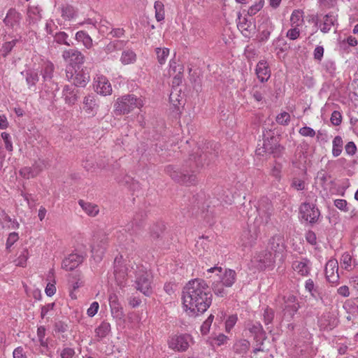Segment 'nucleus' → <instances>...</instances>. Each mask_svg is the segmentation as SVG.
I'll use <instances>...</instances> for the list:
<instances>
[{
    "instance_id": "nucleus-47",
    "label": "nucleus",
    "mask_w": 358,
    "mask_h": 358,
    "mask_svg": "<svg viewBox=\"0 0 358 358\" xmlns=\"http://www.w3.org/2000/svg\"><path fill=\"white\" fill-rule=\"evenodd\" d=\"M29 258V251L27 248L23 249L19 257L15 260V264L17 266L24 267Z\"/></svg>"
},
{
    "instance_id": "nucleus-38",
    "label": "nucleus",
    "mask_w": 358,
    "mask_h": 358,
    "mask_svg": "<svg viewBox=\"0 0 358 358\" xmlns=\"http://www.w3.org/2000/svg\"><path fill=\"white\" fill-rule=\"evenodd\" d=\"M136 59V53L131 50H124L122 53L120 61L124 64H129L134 63Z\"/></svg>"
},
{
    "instance_id": "nucleus-35",
    "label": "nucleus",
    "mask_w": 358,
    "mask_h": 358,
    "mask_svg": "<svg viewBox=\"0 0 358 358\" xmlns=\"http://www.w3.org/2000/svg\"><path fill=\"white\" fill-rule=\"evenodd\" d=\"M76 39L78 42L83 43L87 49L92 47L93 43L92 38L84 31H79L76 34Z\"/></svg>"
},
{
    "instance_id": "nucleus-19",
    "label": "nucleus",
    "mask_w": 358,
    "mask_h": 358,
    "mask_svg": "<svg viewBox=\"0 0 358 358\" xmlns=\"http://www.w3.org/2000/svg\"><path fill=\"white\" fill-rule=\"evenodd\" d=\"M85 257L77 253L70 254L62 264V268L66 271H72L78 267L84 260Z\"/></svg>"
},
{
    "instance_id": "nucleus-31",
    "label": "nucleus",
    "mask_w": 358,
    "mask_h": 358,
    "mask_svg": "<svg viewBox=\"0 0 358 358\" xmlns=\"http://www.w3.org/2000/svg\"><path fill=\"white\" fill-rule=\"evenodd\" d=\"M61 16L65 20H71L76 16L77 11L75 8L69 4H64L60 7Z\"/></svg>"
},
{
    "instance_id": "nucleus-7",
    "label": "nucleus",
    "mask_w": 358,
    "mask_h": 358,
    "mask_svg": "<svg viewBox=\"0 0 358 358\" xmlns=\"http://www.w3.org/2000/svg\"><path fill=\"white\" fill-rule=\"evenodd\" d=\"M267 251L273 255L274 258H282L286 251V245L283 236L275 234L272 236L268 242Z\"/></svg>"
},
{
    "instance_id": "nucleus-50",
    "label": "nucleus",
    "mask_w": 358,
    "mask_h": 358,
    "mask_svg": "<svg viewBox=\"0 0 358 358\" xmlns=\"http://www.w3.org/2000/svg\"><path fill=\"white\" fill-rule=\"evenodd\" d=\"M275 120L279 124L288 125L290 122V115L287 112H282L277 115Z\"/></svg>"
},
{
    "instance_id": "nucleus-54",
    "label": "nucleus",
    "mask_w": 358,
    "mask_h": 358,
    "mask_svg": "<svg viewBox=\"0 0 358 358\" xmlns=\"http://www.w3.org/2000/svg\"><path fill=\"white\" fill-rule=\"evenodd\" d=\"M300 30L297 27H292L290 29H289L287 32V37L290 40H296L299 37Z\"/></svg>"
},
{
    "instance_id": "nucleus-49",
    "label": "nucleus",
    "mask_w": 358,
    "mask_h": 358,
    "mask_svg": "<svg viewBox=\"0 0 358 358\" xmlns=\"http://www.w3.org/2000/svg\"><path fill=\"white\" fill-rule=\"evenodd\" d=\"M213 318H214V316L213 315H210L203 322L202 325L201 326V332L203 335H206L209 332L210 326L213 321Z\"/></svg>"
},
{
    "instance_id": "nucleus-64",
    "label": "nucleus",
    "mask_w": 358,
    "mask_h": 358,
    "mask_svg": "<svg viewBox=\"0 0 358 358\" xmlns=\"http://www.w3.org/2000/svg\"><path fill=\"white\" fill-rule=\"evenodd\" d=\"M13 358H27L24 349L22 347L15 348L13 352Z\"/></svg>"
},
{
    "instance_id": "nucleus-30",
    "label": "nucleus",
    "mask_w": 358,
    "mask_h": 358,
    "mask_svg": "<svg viewBox=\"0 0 358 358\" xmlns=\"http://www.w3.org/2000/svg\"><path fill=\"white\" fill-rule=\"evenodd\" d=\"M78 204L89 216L95 217L99 212V206L96 204L86 202L83 200H79Z\"/></svg>"
},
{
    "instance_id": "nucleus-34",
    "label": "nucleus",
    "mask_w": 358,
    "mask_h": 358,
    "mask_svg": "<svg viewBox=\"0 0 358 358\" xmlns=\"http://www.w3.org/2000/svg\"><path fill=\"white\" fill-rule=\"evenodd\" d=\"M54 69V64L51 62L47 61L43 63L41 69V75L45 80H50L52 79Z\"/></svg>"
},
{
    "instance_id": "nucleus-48",
    "label": "nucleus",
    "mask_w": 358,
    "mask_h": 358,
    "mask_svg": "<svg viewBox=\"0 0 358 358\" xmlns=\"http://www.w3.org/2000/svg\"><path fill=\"white\" fill-rule=\"evenodd\" d=\"M256 240V236L250 234V231H244L242 234L241 241L245 247L252 246Z\"/></svg>"
},
{
    "instance_id": "nucleus-27",
    "label": "nucleus",
    "mask_w": 358,
    "mask_h": 358,
    "mask_svg": "<svg viewBox=\"0 0 358 358\" xmlns=\"http://www.w3.org/2000/svg\"><path fill=\"white\" fill-rule=\"evenodd\" d=\"M108 299L112 315L115 317L121 318L124 313L117 296L115 294H111Z\"/></svg>"
},
{
    "instance_id": "nucleus-10",
    "label": "nucleus",
    "mask_w": 358,
    "mask_h": 358,
    "mask_svg": "<svg viewBox=\"0 0 358 358\" xmlns=\"http://www.w3.org/2000/svg\"><path fill=\"white\" fill-rule=\"evenodd\" d=\"M283 147L278 144L275 137L268 138L264 141L263 146L256 150L257 155L262 152L273 155L274 157H279L282 154Z\"/></svg>"
},
{
    "instance_id": "nucleus-41",
    "label": "nucleus",
    "mask_w": 358,
    "mask_h": 358,
    "mask_svg": "<svg viewBox=\"0 0 358 358\" xmlns=\"http://www.w3.org/2000/svg\"><path fill=\"white\" fill-rule=\"evenodd\" d=\"M53 36V42L57 43L59 45H66L67 46H70L71 44L68 41L69 36L64 31H58L52 35Z\"/></svg>"
},
{
    "instance_id": "nucleus-52",
    "label": "nucleus",
    "mask_w": 358,
    "mask_h": 358,
    "mask_svg": "<svg viewBox=\"0 0 358 358\" xmlns=\"http://www.w3.org/2000/svg\"><path fill=\"white\" fill-rule=\"evenodd\" d=\"M301 136L304 137H314L316 135L315 131L310 127H303L299 130Z\"/></svg>"
},
{
    "instance_id": "nucleus-59",
    "label": "nucleus",
    "mask_w": 358,
    "mask_h": 358,
    "mask_svg": "<svg viewBox=\"0 0 358 358\" xmlns=\"http://www.w3.org/2000/svg\"><path fill=\"white\" fill-rule=\"evenodd\" d=\"M55 306V303H48L45 306H43L41 307V317L43 319L45 316L49 315V313L53 310Z\"/></svg>"
},
{
    "instance_id": "nucleus-1",
    "label": "nucleus",
    "mask_w": 358,
    "mask_h": 358,
    "mask_svg": "<svg viewBox=\"0 0 358 358\" xmlns=\"http://www.w3.org/2000/svg\"><path fill=\"white\" fill-rule=\"evenodd\" d=\"M212 299L210 289L203 279H192L183 288V306L192 315L206 312L210 306Z\"/></svg>"
},
{
    "instance_id": "nucleus-46",
    "label": "nucleus",
    "mask_w": 358,
    "mask_h": 358,
    "mask_svg": "<svg viewBox=\"0 0 358 358\" xmlns=\"http://www.w3.org/2000/svg\"><path fill=\"white\" fill-rule=\"evenodd\" d=\"M157 58L159 63L162 65L166 62V60L169 55V48H157L156 49Z\"/></svg>"
},
{
    "instance_id": "nucleus-22",
    "label": "nucleus",
    "mask_w": 358,
    "mask_h": 358,
    "mask_svg": "<svg viewBox=\"0 0 358 358\" xmlns=\"http://www.w3.org/2000/svg\"><path fill=\"white\" fill-rule=\"evenodd\" d=\"M255 73L261 83L266 82L271 77V70L266 60H260L256 66Z\"/></svg>"
},
{
    "instance_id": "nucleus-43",
    "label": "nucleus",
    "mask_w": 358,
    "mask_h": 358,
    "mask_svg": "<svg viewBox=\"0 0 358 358\" xmlns=\"http://www.w3.org/2000/svg\"><path fill=\"white\" fill-rule=\"evenodd\" d=\"M263 321L265 325H268L273 322L275 317V311L273 308L266 306L262 313Z\"/></svg>"
},
{
    "instance_id": "nucleus-40",
    "label": "nucleus",
    "mask_w": 358,
    "mask_h": 358,
    "mask_svg": "<svg viewBox=\"0 0 358 358\" xmlns=\"http://www.w3.org/2000/svg\"><path fill=\"white\" fill-rule=\"evenodd\" d=\"M24 76L27 84L29 88L34 86L39 79L38 73L31 70L27 71Z\"/></svg>"
},
{
    "instance_id": "nucleus-14",
    "label": "nucleus",
    "mask_w": 358,
    "mask_h": 358,
    "mask_svg": "<svg viewBox=\"0 0 358 358\" xmlns=\"http://www.w3.org/2000/svg\"><path fill=\"white\" fill-rule=\"evenodd\" d=\"M190 336L188 334H182L173 336L169 342L170 348L177 351H186L189 345V341Z\"/></svg>"
},
{
    "instance_id": "nucleus-55",
    "label": "nucleus",
    "mask_w": 358,
    "mask_h": 358,
    "mask_svg": "<svg viewBox=\"0 0 358 358\" xmlns=\"http://www.w3.org/2000/svg\"><path fill=\"white\" fill-rule=\"evenodd\" d=\"M1 138H3L4 143H5V148L8 151L13 150V144L11 141L10 136L8 133L3 132L1 133Z\"/></svg>"
},
{
    "instance_id": "nucleus-17",
    "label": "nucleus",
    "mask_w": 358,
    "mask_h": 358,
    "mask_svg": "<svg viewBox=\"0 0 358 358\" xmlns=\"http://www.w3.org/2000/svg\"><path fill=\"white\" fill-rule=\"evenodd\" d=\"M79 91L73 85H66L62 90V99L68 106H73L78 100Z\"/></svg>"
},
{
    "instance_id": "nucleus-39",
    "label": "nucleus",
    "mask_w": 358,
    "mask_h": 358,
    "mask_svg": "<svg viewBox=\"0 0 358 358\" xmlns=\"http://www.w3.org/2000/svg\"><path fill=\"white\" fill-rule=\"evenodd\" d=\"M110 331V324L103 321L100 325L95 329L96 336L99 338H105Z\"/></svg>"
},
{
    "instance_id": "nucleus-12",
    "label": "nucleus",
    "mask_w": 358,
    "mask_h": 358,
    "mask_svg": "<svg viewBox=\"0 0 358 358\" xmlns=\"http://www.w3.org/2000/svg\"><path fill=\"white\" fill-rule=\"evenodd\" d=\"M22 16L15 8H10L3 19V23L6 27L14 31H17L20 28Z\"/></svg>"
},
{
    "instance_id": "nucleus-58",
    "label": "nucleus",
    "mask_w": 358,
    "mask_h": 358,
    "mask_svg": "<svg viewBox=\"0 0 358 358\" xmlns=\"http://www.w3.org/2000/svg\"><path fill=\"white\" fill-rule=\"evenodd\" d=\"M18 239L19 236L17 233L12 232L9 234L6 243V249H9Z\"/></svg>"
},
{
    "instance_id": "nucleus-57",
    "label": "nucleus",
    "mask_w": 358,
    "mask_h": 358,
    "mask_svg": "<svg viewBox=\"0 0 358 358\" xmlns=\"http://www.w3.org/2000/svg\"><path fill=\"white\" fill-rule=\"evenodd\" d=\"M331 122L335 126H338L342 121V115L340 112L334 110L331 115Z\"/></svg>"
},
{
    "instance_id": "nucleus-25",
    "label": "nucleus",
    "mask_w": 358,
    "mask_h": 358,
    "mask_svg": "<svg viewBox=\"0 0 358 358\" xmlns=\"http://www.w3.org/2000/svg\"><path fill=\"white\" fill-rule=\"evenodd\" d=\"M248 329L254 335L255 339L257 342H259L260 345L263 344V341L266 339V333L263 329L262 324L259 322L249 323L248 324Z\"/></svg>"
},
{
    "instance_id": "nucleus-6",
    "label": "nucleus",
    "mask_w": 358,
    "mask_h": 358,
    "mask_svg": "<svg viewBox=\"0 0 358 358\" xmlns=\"http://www.w3.org/2000/svg\"><path fill=\"white\" fill-rule=\"evenodd\" d=\"M66 79L72 82L74 87H85L90 80L88 73L83 69L76 70L73 66H69L66 69Z\"/></svg>"
},
{
    "instance_id": "nucleus-29",
    "label": "nucleus",
    "mask_w": 358,
    "mask_h": 358,
    "mask_svg": "<svg viewBox=\"0 0 358 358\" xmlns=\"http://www.w3.org/2000/svg\"><path fill=\"white\" fill-rule=\"evenodd\" d=\"M319 324L324 329H332L337 325V322L330 313H326L320 319Z\"/></svg>"
},
{
    "instance_id": "nucleus-26",
    "label": "nucleus",
    "mask_w": 358,
    "mask_h": 358,
    "mask_svg": "<svg viewBox=\"0 0 358 358\" xmlns=\"http://www.w3.org/2000/svg\"><path fill=\"white\" fill-rule=\"evenodd\" d=\"M43 171V166L39 163H36L31 167L25 166L20 169V174L26 179L33 178L37 176Z\"/></svg>"
},
{
    "instance_id": "nucleus-21",
    "label": "nucleus",
    "mask_w": 358,
    "mask_h": 358,
    "mask_svg": "<svg viewBox=\"0 0 358 358\" xmlns=\"http://www.w3.org/2000/svg\"><path fill=\"white\" fill-rule=\"evenodd\" d=\"M183 73V66L180 64H177L174 60H171L169 62V74L173 76V85L178 86L182 83Z\"/></svg>"
},
{
    "instance_id": "nucleus-16",
    "label": "nucleus",
    "mask_w": 358,
    "mask_h": 358,
    "mask_svg": "<svg viewBox=\"0 0 358 358\" xmlns=\"http://www.w3.org/2000/svg\"><path fill=\"white\" fill-rule=\"evenodd\" d=\"M94 87L97 94L103 96L110 95L112 93V87L108 80L103 76H97L94 78Z\"/></svg>"
},
{
    "instance_id": "nucleus-33",
    "label": "nucleus",
    "mask_w": 358,
    "mask_h": 358,
    "mask_svg": "<svg viewBox=\"0 0 358 358\" xmlns=\"http://www.w3.org/2000/svg\"><path fill=\"white\" fill-rule=\"evenodd\" d=\"M145 217V215L142 213L136 214L131 223V228L128 227V229H132L134 233L138 234V231L143 227Z\"/></svg>"
},
{
    "instance_id": "nucleus-11",
    "label": "nucleus",
    "mask_w": 358,
    "mask_h": 358,
    "mask_svg": "<svg viewBox=\"0 0 358 358\" xmlns=\"http://www.w3.org/2000/svg\"><path fill=\"white\" fill-rule=\"evenodd\" d=\"M313 22L324 34L328 33L331 27L338 25L337 16L332 13L324 15L322 19H319L317 17H315V19L313 18Z\"/></svg>"
},
{
    "instance_id": "nucleus-8",
    "label": "nucleus",
    "mask_w": 358,
    "mask_h": 358,
    "mask_svg": "<svg viewBox=\"0 0 358 358\" xmlns=\"http://www.w3.org/2000/svg\"><path fill=\"white\" fill-rule=\"evenodd\" d=\"M299 214L302 220L313 224L317 222L320 212L315 204L305 202L299 208Z\"/></svg>"
},
{
    "instance_id": "nucleus-42",
    "label": "nucleus",
    "mask_w": 358,
    "mask_h": 358,
    "mask_svg": "<svg viewBox=\"0 0 358 358\" xmlns=\"http://www.w3.org/2000/svg\"><path fill=\"white\" fill-rule=\"evenodd\" d=\"M352 256L349 254V252H344L340 259V263L341 264V266L347 270V271H351L352 269Z\"/></svg>"
},
{
    "instance_id": "nucleus-60",
    "label": "nucleus",
    "mask_w": 358,
    "mask_h": 358,
    "mask_svg": "<svg viewBox=\"0 0 358 358\" xmlns=\"http://www.w3.org/2000/svg\"><path fill=\"white\" fill-rule=\"evenodd\" d=\"M334 205L337 208L344 212H348L349 210L347 201L345 199H336L334 201Z\"/></svg>"
},
{
    "instance_id": "nucleus-45",
    "label": "nucleus",
    "mask_w": 358,
    "mask_h": 358,
    "mask_svg": "<svg viewBox=\"0 0 358 358\" xmlns=\"http://www.w3.org/2000/svg\"><path fill=\"white\" fill-rule=\"evenodd\" d=\"M212 289L215 294L219 296H223L226 292L224 289V284L219 279L212 282Z\"/></svg>"
},
{
    "instance_id": "nucleus-13",
    "label": "nucleus",
    "mask_w": 358,
    "mask_h": 358,
    "mask_svg": "<svg viewBox=\"0 0 358 358\" xmlns=\"http://www.w3.org/2000/svg\"><path fill=\"white\" fill-rule=\"evenodd\" d=\"M274 259L273 255L265 250L256 254L253 257L252 262L258 269L263 270L272 264Z\"/></svg>"
},
{
    "instance_id": "nucleus-2",
    "label": "nucleus",
    "mask_w": 358,
    "mask_h": 358,
    "mask_svg": "<svg viewBox=\"0 0 358 358\" xmlns=\"http://www.w3.org/2000/svg\"><path fill=\"white\" fill-rule=\"evenodd\" d=\"M197 157L191 156L189 162L183 166L182 172L172 165H169L165 168V172L174 181L185 185L187 186L194 185L197 182L194 167L199 168L204 164H208L217 156V152H210L209 151L196 153Z\"/></svg>"
},
{
    "instance_id": "nucleus-51",
    "label": "nucleus",
    "mask_w": 358,
    "mask_h": 358,
    "mask_svg": "<svg viewBox=\"0 0 358 358\" xmlns=\"http://www.w3.org/2000/svg\"><path fill=\"white\" fill-rule=\"evenodd\" d=\"M126 42L124 41L115 40L114 41L110 42L106 47L108 51H112L114 50H120L124 45H125Z\"/></svg>"
},
{
    "instance_id": "nucleus-24",
    "label": "nucleus",
    "mask_w": 358,
    "mask_h": 358,
    "mask_svg": "<svg viewBox=\"0 0 358 358\" xmlns=\"http://www.w3.org/2000/svg\"><path fill=\"white\" fill-rule=\"evenodd\" d=\"M42 9L36 6H29L27 10L26 21L29 26H34L42 19Z\"/></svg>"
},
{
    "instance_id": "nucleus-28",
    "label": "nucleus",
    "mask_w": 358,
    "mask_h": 358,
    "mask_svg": "<svg viewBox=\"0 0 358 358\" xmlns=\"http://www.w3.org/2000/svg\"><path fill=\"white\" fill-rule=\"evenodd\" d=\"M292 268L299 275L306 276L310 273V261L307 259L294 261L292 264Z\"/></svg>"
},
{
    "instance_id": "nucleus-3",
    "label": "nucleus",
    "mask_w": 358,
    "mask_h": 358,
    "mask_svg": "<svg viewBox=\"0 0 358 358\" xmlns=\"http://www.w3.org/2000/svg\"><path fill=\"white\" fill-rule=\"evenodd\" d=\"M143 106L141 99L134 94H127L117 99L114 104L116 115L128 114L134 109L140 108Z\"/></svg>"
},
{
    "instance_id": "nucleus-56",
    "label": "nucleus",
    "mask_w": 358,
    "mask_h": 358,
    "mask_svg": "<svg viewBox=\"0 0 358 358\" xmlns=\"http://www.w3.org/2000/svg\"><path fill=\"white\" fill-rule=\"evenodd\" d=\"M75 350L72 348L65 347L60 353L61 358H73L75 355Z\"/></svg>"
},
{
    "instance_id": "nucleus-37",
    "label": "nucleus",
    "mask_w": 358,
    "mask_h": 358,
    "mask_svg": "<svg viewBox=\"0 0 358 358\" xmlns=\"http://www.w3.org/2000/svg\"><path fill=\"white\" fill-rule=\"evenodd\" d=\"M343 141L340 136H336L332 142V155L334 157H338L343 150Z\"/></svg>"
},
{
    "instance_id": "nucleus-62",
    "label": "nucleus",
    "mask_w": 358,
    "mask_h": 358,
    "mask_svg": "<svg viewBox=\"0 0 358 358\" xmlns=\"http://www.w3.org/2000/svg\"><path fill=\"white\" fill-rule=\"evenodd\" d=\"M99 308V305L98 302L94 301V302L92 303L90 308L87 310V314L90 317L94 316L97 313Z\"/></svg>"
},
{
    "instance_id": "nucleus-53",
    "label": "nucleus",
    "mask_w": 358,
    "mask_h": 358,
    "mask_svg": "<svg viewBox=\"0 0 358 358\" xmlns=\"http://www.w3.org/2000/svg\"><path fill=\"white\" fill-rule=\"evenodd\" d=\"M264 6V2L260 0L259 2L255 3L254 5L251 6L248 10V13L249 15L252 16L255 15L258 11H259Z\"/></svg>"
},
{
    "instance_id": "nucleus-9",
    "label": "nucleus",
    "mask_w": 358,
    "mask_h": 358,
    "mask_svg": "<svg viewBox=\"0 0 358 358\" xmlns=\"http://www.w3.org/2000/svg\"><path fill=\"white\" fill-rule=\"evenodd\" d=\"M207 272L216 273L218 279L222 281L226 287H231L236 280V273L234 270L227 268L222 273V268L220 266H214L207 269Z\"/></svg>"
},
{
    "instance_id": "nucleus-63",
    "label": "nucleus",
    "mask_w": 358,
    "mask_h": 358,
    "mask_svg": "<svg viewBox=\"0 0 358 358\" xmlns=\"http://www.w3.org/2000/svg\"><path fill=\"white\" fill-rule=\"evenodd\" d=\"M345 152L349 155H354L357 152V147L354 142L350 141L345 146Z\"/></svg>"
},
{
    "instance_id": "nucleus-23",
    "label": "nucleus",
    "mask_w": 358,
    "mask_h": 358,
    "mask_svg": "<svg viewBox=\"0 0 358 358\" xmlns=\"http://www.w3.org/2000/svg\"><path fill=\"white\" fill-rule=\"evenodd\" d=\"M98 108L99 105L94 94H88L84 97L83 109L89 116H95L97 113Z\"/></svg>"
},
{
    "instance_id": "nucleus-4",
    "label": "nucleus",
    "mask_w": 358,
    "mask_h": 358,
    "mask_svg": "<svg viewBox=\"0 0 358 358\" xmlns=\"http://www.w3.org/2000/svg\"><path fill=\"white\" fill-rule=\"evenodd\" d=\"M257 215L255 217V223L258 227L266 225L273 212V205L271 201L266 198H262L257 203Z\"/></svg>"
},
{
    "instance_id": "nucleus-18",
    "label": "nucleus",
    "mask_w": 358,
    "mask_h": 358,
    "mask_svg": "<svg viewBox=\"0 0 358 358\" xmlns=\"http://www.w3.org/2000/svg\"><path fill=\"white\" fill-rule=\"evenodd\" d=\"M62 58L72 66L73 64H82L85 60L83 55L76 49L65 50L62 52Z\"/></svg>"
},
{
    "instance_id": "nucleus-32",
    "label": "nucleus",
    "mask_w": 358,
    "mask_h": 358,
    "mask_svg": "<svg viewBox=\"0 0 358 358\" xmlns=\"http://www.w3.org/2000/svg\"><path fill=\"white\" fill-rule=\"evenodd\" d=\"M250 342L246 339H241L234 345V350L236 354L243 356L250 349Z\"/></svg>"
},
{
    "instance_id": "nucleus-61",
    "label": "nucleus",
    "mask_w": 358,
    "mask_h": 358,
    "mask_svg": "<svg viewBox=\"0 0 358 358\" xmlns=\"http://www.w3.org/2000/svg\"><path fill=\"white\" fill-rule=\"evenodd\" d=\"M237 317L236 315H231L228 317L225 322L226 326V331L227 332H229L231 329L234 327L237 322Z\"/></svg>"
},
{
    "instance_id": "nucleus-36",
    "label": "nucleus",
    "mask_w": 358,
    "mask_h": 358,
    "mask_svg": "<svg viewBox=\"0 0 358 358\" xmlns=\"http://www.w3.org/2000/svg\"><path fill=\"white\" fill-rule=\"evenodd\" d=\"M303 12L300 10H294L290 17L292 27H300L303 24Z\"/></svg>"
},
{
    "instance_id": "nucleus-5",
    "label": "nucleus",
    "mask_w": 358,
    "mask_h": 358,
    "mask_svg": "<svg viewBox=\"0 0 358 358\" xmlns=\"http://www.w3.org/2000/svg\"><path fill=\"white\" fill-rule=\"evenodd\" d=\"M135 278L136 289L145 296H149L152 293L151 274L143 266H136Z\"/></svg>"
},
{
    "instance_id": "nucleus-20",
    "label": "nucleus",
    "mask_w": 358,
    "mask_h": 358,
    "mask_svg": "<svg viewBox=\"0 0 358 358\" xmlns=\"http://www.w3.org/2000/svg\"><path fill=\"white\" fill-rule=\"evenodd\" d=\"M282 301L284 303L283 309L285 313H288L292 317L299 308L296 297L293 294H288L283 296Z\"/></svg>"
},
{
    "instance_id": "nucleus-44",
    "label": "nucleus",
    "mask_w": 358,
    "mask_h": 358,
    "mask_svg": "<svg viewBox=\"0 0 358 358\" xmlns=\"http://www.w3.org/2000/svg\"><path fill=\"white\" fill-rule=\"evenodd\" d=\"M18 39H13L10 41L5 42L1 48V52L3 57H7L15 46Z\"/></svg>"
},
{
    "instance_id": "nucleus-15",
    "label": "nucleus",
    "mask_w": 358,
    "mask_h": 358,
    "mask_svg": "<svg viewBox=\"0 0 358 358\" xmlns=\"http://www.w3.org/2000/svg\"><path fill=\"white\" fill-rule=\"evenodd\" d=\"M338 263L336 259L327 262L325 266V275L327 280L331 284H336L339 280Z\"/></svg>"
}]
</instances>
